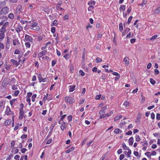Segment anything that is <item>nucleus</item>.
<instances>
[{
    "instance_id": "42",
    "label": "nucleus",
    "mask_w": 160,
    "mask_h": 160,
    "mask_svg": "<svg viewBox=\"0 0 160 160\" xmlns=\"http://www.w3.org/2000/svg\"><path fill=\"white\" fill-rule=\"evenodd\" d=\"M129 104V102H128L127 101H126L123 103V105L125 106L126 107H127L128 104Z\"/></svg>"
},
{
    "instance_id": "21",
    "label": "nucleus",
    "mask_w": 160,
    "mask_h": 160,
    "mask_svg": "<svg viewBox=\"0 0 160 160\" xmlns=\"http://www.w3.org/2000/svg\"><path fill=\"white\" fill-rule=\"evenodd\" d=\"M8 17L10 19H12L14 17V15L12 13H10L8 15Z\"/></svg>"
},
{
    "instance_id": "53",
    "label": "nucleus",
    "mask_w": 160,
    "mask_h": 160,
    "mask_svg": "<svg viewBox=\"0 0 160 160\" xmlns=\"http://www.w3.org/2000/svg\"><path fill=\"white\" fill-rule=\"evenodd\" d=\"M27 150V149L26 148H23L21 149V152L22 153H24Z\"/></svg>"
},
{
    "instance_id": "56",
    "label": "nucleus",
    "mask_w": 160,
    "mask_h": 160,
    "mask_svg": "<svg viewBox=\"0 0 160 160\" xmlns=\"http://www.w3.org/2000/svg\"><path fill=\"white\" fill-rule=\"evenodd\" d=\"M101 95H97L96 96L95 99L96 100H99L101 98Z\"/></svg>"
},
{
    "instance_id": "63",
    "label": "nucleus",
    "mask_w": 160,
    "mask_h": 160,
    "mask_svg": "<svg viewBox=\"0 0 160 160\" xmlns=\"http://www.w3.org/2000/svg\"><path fill=\"white\" fill-rule=\"evenodd\" d=\"M131 10V8L130 7H129L127 11V12L128 13V14L129 13H130Z\"/></svg>"
},
{
    "instance_id": "37",
    "label": "nucleus",
    "mask_w": 160,
    "mask_h": 160,
    "mask_svg": "<svg viewBox=\"0 0 160 160\" xmlns=\"http://www.w3.org/2000/svg\"><path fill=\"white\" fill-rule=\"evenodd\" d=\"M132 16H130L129 18L128 19V22H127L128 24H129L131 22V20L132 19Z\"/></svg>"
},
{
    "instance_id": "32",
    "label": "nucleus",
    "mask_w": 160,
    "mask_h": 160,
    "mask_svg": "<svg viewBox=\"0 0 160 160\" xmlns=\"http://www.w3.org/2000/svg\"><path fill=\"white\" fill-rule=\"evenodd\" d=\"M6 28H2L0 30V32L1 33H4V32H6Z\"/></svg>"
},
{
    "instance_id": "19",
    "label": "nucleus",
    "mask_w": 160,
    "mask_h": 160,
    "mask_svg": "<svg viewBox=\"0 0 160 160\" xmlns=\"http://www.w3.org/2000/svg\"><path fill=\"white\" fill-rule=\"evenodd\" d=\"M5 36L4 33H1L0 32V41H1L4 38Z\"/></svg>"
},
{
    "instance_id": "9",
    "label": "nucleus",
    "mask_w": 160,
    "mask_h": 160,
    "mask_svg": "<svg viewBox=\"0 0 160 160\" xmlns=\"http://www.w3.org/2000/svg\"><path fill=\"white\" fill-rule=\"evenodd\" d=\"M10 62L12 63L13 65H16L17 66L19 65V64L18 63V62L17 61L14 60H11Z\"/></svg>"
},
{
    "instance_id": "62",
    "label": "nucleus",
    "mask_w": 160,
    "mask_h": 160,
    "mask_svg": "<svg viewBox=\"0 0 160 160\" xmlns=\"http://www.w3.org/2000/svg\"><path fill=\"white\" fill-rule=\"evenodd\" d=\"M66 116V115L64 114L61 117L60 120L61 121H62L65 117Z\"/></svg>"
},
{
    "instance_id": "49",
    "label": "nucleus",
    "mask_w": 160,
    "mask_h": 160,
    "mask_svg": "<svg viewBox=\"0 0 160 160\" xmlns=\"http://www.w3.org/2000/svg\"><path fill=\"white\" fill-rule=\"evenodd\" d=\"M27 134H23L21 137V138L22 139H24L27 137Z\"/></svg>"
},
{
    "instance_id": "28",
    "label": "nucleus",
    "mask_w": 160,
    "mask_h": 160,
    "mask_svg": "<svg viewBox=\"0 0 160 160\" xmlns=\"http://www.w3.org/2000/svg\"><path fill=\"white\" fill-rule=\"evenodd\" d=\"M85 48L84 49L83 51V54L82 55V58L83 59V60H84L85 58Z\"/></svg>"
},
{
    "instance_id": "58",
    "label": "nucleus",
    "mask_w": 160,
    "mask_h": 160,
    "mask_svg": "<svg viewBox=\"0 0 160 160\" xmlns=\"http://www.w3.org/2000/svg\"><path fill=\"white\" fill-rule=\"evenodd\" d=\"M154 72L155 74L156 75L158 74L159 73V71L157 69H154Z\"/></svg>"
},
{
    "instance_id": "48",
    "label": "nucleus",
    "mask_w": 160,
    "mask_h": 160,
    "mask_svg": "<svg viewBox=\"0 0 160 160\" xmlns=\"http://www.w3.org/2000/svg\"><path fill=\"white\" fill-rule=\"evenodd\" d=\"M112 74L115 76H119V77H120V75L117 72H114L112 73Z\"/></svg>"
},
{
    "instance_id": "61",
    "label": "nucleus",
    "mask_w": 160,
    "mask_h": 160,
    "mask_svg": "<svg viewBox=\"0 0 160 160\" xmlns=\"http://www.w3.org/2000/svg\"><path fill=\"white\" fill-rule=\"evenodd\" d=\"M20 53V51L18 49H16L14 52V53L15 54H19Z\"/></svg>"
},
{
    "instance_id": "1",
    "label": "nucleus",
    "mask_w": 160,
    "mask_h": 160,
    "mask_svg": "<svg viewBox=\"0 0 160 160\" xmlns=\"http://www.w3.org/2000/svg\"><path fill=\"white\" fill-rule=\"evenodd\" d=\"M9 12V8L8 7H5L3 8L0 12V14L2 15L6 14L8 13Z\"/></svg>"
},
{
    "instance_id": "16",
    "label": "nucleus",
    "mask_w": 160,
    "mask_h": 160,
    "mask_svg": "<svg viewBox=\"0 0 160 160\" xmlns=\"http://www.w3.org/2000/svg\"><path fill=\"white\" fill-rule=\"evenodd\" d=\"M74 147H72L71 148L68 149L66 151V153H69L70 152L73 151L74 150Z\"/></svg>"
},
{
    "instance_id": "64",
    "label": "nucleus",
    "mask_w": 160,
    "mask_h": 160,
    "mask_svg": "<svg viewBox=\"0 0 160 160\" xmlns=\"http://www.w3.org/2000/svg\"><path fill=\"white\" fill-rule=\"evenodd\" d=\"M93 8H94L92 6H89L88 8V10L89 11H92V9H93Z\"/></svg>"
},
{
    "instance_id": "8",
    "label": "nucleus",
    "mask_w": 160,
    "mask_h": 160,
    "mask_svg": "<svg viewBox=\"0 0 160 160\" xmlns=\"http://www.w3.org/2000/svg\"><path fill=\"white\" fill-rule=\"evenodd\" d=\"M123 61L125 62L126 65L127 66L129 64V60L128 57H125L123 59Z\"/></svg>"
},
{
    "instance_id": "35",
    "label": "nucleus",
    "mask_w": 160,
    "mask_h": 160,
    "mask_svg": "<svg viewBox=\"0 0 160 160\" xmlns=\"http://www.w3.org/2000/svg\"><path fill=\"white\" fill-rule=\"evenodd\" d=\"M105 113L104 111L103 110H101L99 112V114L100 115H104Z\"/></svg>"
},
{
    "instance_id": "25",
    "label": "nucleus",
    "mask_w": 160,
    "mask_h": 160,
    "mask_svg": "<svg viewBox=\"0 0 160 160\" xmlns=\"http://www.w3.org/2000/svg\"><path fill=\"white\" fill-rule=\"evenodd\" d=\"M119 30L120 31H122L123 29V27L122 26V23H120L119 24Z\"/></svg>"
},
{
    "instance_id": "6",
    "label": "nucleus",
    "mask_w": 160,
    "mask_h": 160,
    "mask_svg": "<svg viewBox=\"0 0 160 160\" xmlns=\"http://www.w3.org/2000/svg\"><path fill=\"white\" fill-rule=\"evenodd\" d=\"M47 53L46 50H44L39 52L38 54V57L39 58L41 57L42 56L45 55Z\"/></svg>"
},
{
    "instance_id": "45",
    "label": "nucleus",
    "mask_w": 160,
    "mask_h": 160,
    "mask_svg": "<svg viewBox=\"0 0 160 160\" xmlns=\"http://www.w3.org/2000/svg\"><path fill=\"white\" fill-rule=\"evenodd\" d=\"M20 156L18 155H15L14 157V158L16 160H19Z\"/></svg>"
},
{
    "instance_id": "34",
    "label": "nucleus",
    "mask_w": 160,
    "mask_h": 160,
    "mask_svg": "<svg viewBox=\"0 0 160 160\" xmlns=\"http://www.w3.org/2000/svg\"><path fill=\"white\" fill-rule=\"evenodd\" d=\"M128 150V152H127L128 157H130L131 154V151L129 149Z\"/></svg>"
},
{
    "instance_id": "50",
    "label": "nucleus",
    "mask_w": 160,
    "mask_h": 160,
    "mask_svg": "<svg viewBox=\"0 0 160 160\" xmlns=\"http://www.w3.org/2000/svg\"><path fill=\"white\" fill-rule=\"evenodd\" d=\"M56 63V61L55 60H53L52 62V66H54Z\"/></svg>"
},
{
    "instance_id": "31",
    "label": "nucleus",
    "mask_w": 160,
    "mask_h": 160,
    "mask_svg": "<svg viewBox=\"0 0 160 160\" xmlns=\"http://www.w3.org/2000/svg\"><path fill=\"white\" fill-rule=\"evenodd\" d=\"M148 142L147 141H145L143 142H142V145L143 146H147L148 145Z\"/></svg>"
},
{
    "instance_id": "26",
    "label": "nucleus",
    "mask_w": 160,
    "mask_h": 160,
    "mask_svg": "<svg viewBox=\"0 0 160 160\" xmlns=\"http://www.w3.org/2000/svg\"><path fill=\"white\" fill-rule=\"evenodd\" d=\"M36 96H37V95L36 94H34L32 96V102H34L35 99L36 98Z\"/></svg>"
},
{
    "instance_id": "57",
    "label": "nucleus",
    "mask_w": 160,
    "mask_h": 160,
    "mask_svg": "<svg viewBox=\"0 0 160 160\" xmlns=\"http://www.w3.org/2000/svg\"><path fill=\"white\" fill-rule=\"evenodd\" d=\"M62 2H60L58 3L56 6V8H59L60 6L62 4Z\"/></svg>"
},
{
    "instance_id": "40",
    "label": "nucleus",
    "mask_w": 160,
    "mask_h": 160,
    "mask_svg": "<svg viewBox=\"0 0 160 160\" xmlns=\"http://www.w3.org/2000/svg\"><path fill=\"white\" fill-rule=\"evenodd\" d=\"M68 119L69 121V122L71 121L72 120V115H69L68 116Z\"/></svg>"
},
{
    "instance_id": "59",
    "label": "nucleus",
    "mask_w": 160,
    "mask_h": 160,
    "mask_svg": "<svg viewBox=\"0 0 160 160\" xmlns=\"http://www.w3.org/2000/svg\"><path fill=\"white\" fill-rule=\"evenodd\" d=\"M15 145V142L14 141H12L11 143V147H13Z\"/></svg>"
},
{
    "instance_id": "36",
    "label": "nucleus",
    "mask_w": 160,
    "mask_h": 160,
    "mask_svg": "<svg viewBox=\"0 0 160 160\" xmlns=\"http://www.w3.org/2000/svg\"><path fill=\"white\" fill-rule=\"evenodd\" d=\"M24 112L22 108L20 109L19 114L23 115Z\"/></svg>"
},
{
    "instance_id": "12",
    "label": "nucleus",
    "mask_w": 160,
    "mask_h": 160,
    "mask_svg": "<svg viewBox=\"0 0 160 160\" xmlns=\"http://www.w3.org/2000/svg\"><path fill=\"white\" fill-rule=\"evenodd\" d=\"M23 29V28L22 27L18 26V27L16 28V31L18 33H19Z\"/></svg>"
},
{
    "instance_id": "38",
    "label": "nucleus",
    "mask_w": 160,
    "mask_h": 160,
    "mask_svg": "<svg viewBox=\"0 0 160 160\" xmlns=\"http://www.w3.org/2000/svg\"><path fill=\"white\" fill-rule=\"evenodd\" d=\"M102 59L99 58H97L96 59V62L97 63H98L102 61Z\"/></svg>"
},
{
    "instance_id": "43",
    "label": "nucleus",
    "mask_w": 160,
    "mask_h": 160,
    "mask_svg": "<svg viewBox=\"0 0 160 160\" xmlns=\"http://www.w3.org/2000/svg\"><path fill=\"white\" fill-rule=\"evenodd\" d=\"M25 45L27 48H30L31 46L30 43L28 42H26Z\"/></svg>"
},
{
    "instance_id": "44",
    "label": "nucleus",
    "mask_w": 160,
    "mask_h": 160,
    "mask_svg": "<svg viewBox=\"0 0 160 160\" xmlns=\"http://www.w3.org/2000/svg\"><path fill=\"white\" fill-rule=\"evenodd\" d=\"M124 158V155L123 154H121L120 155L119 157V159L120 160H122Z\"/></svg>"
},
{
    "instance_id": "22",
    "label": "nucleus",
    "mask_w": 160,
    "mask_h": 160,
    "mask_svg": "<svg viewBox=\"0 0 160 160\" xmlns=\"http://www.w3.org/2000/svg\"><path fill=\"white\" fill-rule=\"evenodd\" d=\"M126 6L124 5H121L120 8H119L120 11H121V10H124L125 9Z\"/></svg>"
},
{
    "instance_id": "11",
    "label": "nucleus",
    "mask_w": 160,
    "mask_h": 160,
    "mask_svg": "<svg viewBox=\"0 0 160 160\" xmlns=\"http://www.w3.org/2000/svg\"><path fill=\"white\" fill-rule=\"evenodd\" d=\"M75 87L76 86L75 85L69 86V87L70 88L69 90V92H73L75 90Z\"/></svg>"
},
{
    "instance_id": "13",
    "label": "nucleus",
    "mask_w": 160,
    "mask_h": 160,
    "mask_svg": "<svg viewBox=\"0 0 160 160\" xmlns=\"http://www.w3.org/2000/svg\"><path fill=\"white\" fill-rule=\"evenodd\" d=\"M154 12L156 14H159L160 13V7L157 8L154 10Z\"/></svg>"
},
{
    "instance_id": "29",
    "label": "nucleus",
    "mask_w": 160,
    "mask_h": 160,
    "mask_svg": "<svg viewBox=\"0 0 160 160\" xmlns=\"http://www.w3.org/2000/svg\"><path fill=\"white\" fill-rule=\"evenodd\" d=\"M16 99H12L10 101V103L11 106H12L14 104L15 101H16Z\"/></svg>"
},
{
    "instance_id": "41",
    "label": "nucleus",
    "mask_w": 160,
    "mask_h": 160,
    "mask_svg": "<svg viewBox=\"0 0 160 160\" xmlns=\"http://www.w3.org/2000/svg\"><path fill=\"white\" fill-rule=\"evenodd\" d=\"M19 91L18 90L16 91H15L14 94L15 96H17L18 95V94L19 93Z\"/></svg>"
},
{
    "instance_id": "51",
    "label": "nucleus",
    "mask_w": 160,
    "mask_h": 160,
    "mask_svg": "<svg viewBox=\"0 0 160 160\" xmlns=\"http://www.w3.org/2000/svg\"><path fill=\"white\" fill-rule=\"evenodd\" d=\"M152 66V64L151 63H149L147 65V67L148 69H150Z\"/></svg>"
},
{
    "instance_id": "30",
    "label": "nucleus",
    "mask_w": 160,
    "mask_h": 160,
    "mask_svg": "<svg viewBox=\"0 0 160 160\" xmlns=\"http://www.w3.org/2000/svg\"><path fill=\"white\" fill-rule=\"evenodd\" d=\"M79 73L82 76H84L85 75V73L82 70H80L79 71Z\"/></svg>"
},
{
    "instance_id": "4",
    "label": "nucleus",
    "mask_w": 160,
    "mask_h": 160,
    "mask_svg": "<svg viewBox=\"0 0 160 160\" xmlns=\"http://www.w3.org/2000/svg\"><path fill=\"white\" fill-rule=\"evenodd\" d=\"M25 38L26 41L31 42H32V38L30 36L26 34L25 36Z\"/></svg>"
},
{
    "instance_id": "46",
    "label": "nucleus",
    "mask_w": 160,
    "mask_h": 160,
    "mask_svg": "<svg viewBox=\"0 0 160 160\" xmlns=\"http://www.w3.org/2000/svg\"><path fill=\"white\" fill-rule=\"evenodd\" d=\"M141 140V139L138 136H137L136 137V140L138 142L139 141Z\"/></svg>"
},
{
    "instance_id": "2",
    "label": "nucleus",
    "mask_w": 160,
    "mask_h": 160,
    "mask_svg": "<svg viewBox=\"0 0 160 160\" xmlns=\"http://www.w3.org/2000/svg\"><path fill=\"white\" fill-rule=\"evenodd\" d=\"M65 99L70 104H72L74 102V99H72V98L69 97H66L65 98Z\"/></svg>"
},
{
    "instance_id": "60",
    "label": "nucleus",
    "mask_w": 160,
    "mask_h": 160,
    "mask_svg": "<svg viewBox=\"0 0 160 160\" xmlns=\"http://www.w3.org/2000/svg\"><path fill=\"white\" fill-rule=\"evenodd\" d=\"M156 118L158 120L160 119V114L158 113L156 115Z\"/></svg>"
},
{
    "instance_id": "54",
    "label": "nucleus",
    "mask_w": 160,
    "mask_h": 160,
    "mask_svg": "<svg viewBox=\"0 0 160 160\" xmlns=\"http://www.w3.org/2000/svg\"><path fill=\"white\" fill-rule=\"evenodd\" d=\"M151 117L152 119H154L155 114L153 113L152 112L151 113Z\"/></svg>"
},
{
    "instance_id": "7",
    "label": "nucleus",
    "mask_w": 160,
    "mask_h": 160,
    "mask_svg": "<svg viewBox=\"0 0 160 160\" xmlns=\"http://www.w3.org/2000/svg\"><path fill=\"white\" fill-rule=\"evenodd\" d=\"M13 44L14 46L20 44V42L18 38L15 39L13 40Z\"/></svg>"
},
{
    "instance_id": "24",
    "label": "nucleus",
    "mask_w": 160,
    "mask_h": 160,
    "mask_svg": "<svg viewBox=\"0 0 160 160\" xmlns=\"http://www.w3.org/2000/svg\"><path fill=\"white\" fill-rule=\"evenodd\" d=\"M122 148L124 150L128 149L129 148L127 147L125 143H123L122 144Z\"/></svg>"
},
{
    "instance_id": "39",
    "label": "nucleus",
    "mask_w": 160,
    "mask_h": 160,
    "mask_svg": "<svg viewBox=\"0 0 160 160\" xmlns=\"http://www.w3.org/2000/svg\"><path fill=\"white\" fill-rule=\"evenodd\" d=\"M127 30H128L129 31L130 30V29L128 28H127L126 30H124L122 33V36H123L125 35V34L126 32V31Z\"/></svg>"
},
{
    "instance_id": "52",
    "label": "nucleus",
    "mask_w": 160,
    "mask_h": 160,
    "mask_svg": "<svg viewBox=\"0 0 160 160\" xmlns=\"http://www.w3.org/2000/svg\"><path fill=\"white\" fill-rule=\"evenodd\" d=\"M51 31L53 33L55 32V28L54 27H53L51 28Z\"/></svg>"
},
{
    "instance_id": "3",
    "label": "nucleus",
    "mask_w": 160,
    "mask_h": 160,
    "mask_svg": "<svg viewBox=\"0 0 160 160\" xmlns=\"http://www.w3.org/2000/svg\"><path fill=\"white\" fill-rule=\"evenodd\" d=\"M12 112L11 111L10 108L8 107H7L5 112V114L7 115H9L12 114Z\"/></svg>"
},
{
    "instance_id": "17",
    "label": "nucleus",
    "mask_w": 160,
    "mask_h": 160,
    "mask_svg": "<svg viewBox=\"0 0 160 160\" xmlns=\"http://www.w3.org/2000/svg\"><path fill=\"white\" fill-rule=\"evenodd\" d=\"M11 122V120H8L5 121V124L6 125L8 126L10 125Z\"/></svg>"
},
{
    "instance_id": "55",
    "label": "nucleus",
    "mask_w": 160,
    "mask_h": 160,
    "mask_svg": "<svg viewBox=\"0 0 160 160\" xmlns=\"http://www.w3.org/2000/svg\"><path fill=\"white\" fill-rule=\"evenodd\" d=\"M21 7H20V6L17 7V12H21Z\"/></svg>"
},
{
    "instance_id": "10",
    "label": "nucleus",
    "mask_w": 160,
    "mask_h": 160,
    "mask_svg": "<svg viewBox=\"0 0 160 160\" xmlns=\"http://www.w3.org/2000/svg\"><path fill=\"white\" fill-rule=\"evenodd\" d=\"M133 138L132 137L130 138L129 139V145H132L133 144Z\"/></svg>"
},
{
    "instance_id": "33",
    "label": "nucleus",
    "mask_w": 160,
    "mask_h": 160,
    "mask_svg": "<svg viewBox=\"0 0 160 160\" xmlns=\"http://www.w3.org/2000/svg\"><path fill=\"white\" fill-rule=\"evenodd\" d=\"M32 29L34 30H35L36 31H38L39 29V28L38 26H36L35 27H33Z\"/></svg>"
},
{
    "instance_id": "14",
    "label": "nucleus",
    "mask_w": 160,
    "mask_h": 160,
    "mask_svg": "<svg viewBox=\"0 0 160 160\" xmlns=\"http://www.w3.org/2000/svg\"><path fill=\"white\" fill-rule=\"evenodd\" d=\"M122 132L121 130L118 128L115 129L114 130V132L115 133H120Z\"/></svg>"
},
{
    "instance_id": "27",
    "label": "nucleus",
    "mask_w": 160,
    "mask_h": 160,
    "mask_svg": "<svg viewBox=\"0 0 160 160\" xmlns=\"http://www.w3.org/2000/svg\"><path fill=\"white\" fill-rule=\"evenodd\" d=\"M150 80L151 83L153 85H154L156 83L155 81L152 78H150Z\"/></svg>"
},
{
    "instance_id": "18",
    "label": "nucleus",
    "mask_w": 160,
    "mask_h": 160,
    "mask_svg": "<svg viewBox=\"0 0 160 160\" xmlns=\"http://www.w3.org/2000/svg\"><path fill=\"white\" fill-rule=\"evenodd\" d=\"M9 25V22H6L4 24H3L2 28H6V27H7Z\"/></svg>"
},
{
    "instance_id": "23",
    "label": "nucleus",
    "mask_w": 160,
    "mask_h": 160,
    "mask_svg": "<svg viewBox=\"0 0 160 160\" xmlns=\"http://www.w3.org/2000/svg\"><path fill=\"white\" fill-rule=\"evenodd\" d=\"M57 21L56 20H54L51 24V26H56L57 25Z\"/></svg>"
},
{
    "instance_id": "20",
    "label": "nucleus",
    "mask_w": 160,
    "mask_h": 160,
    "mask_svg": "<svg viewBox=\"0 0 160 160\" xmlns=\"http://www.w3.org/2000/svg\"><path fill=\"white\" fill-rule=\"evenodd\" d=\"M95 1L93 2H89L88 3V4L90 6H93L95 4Z\"/></svg>"
},
{
    "instance_id": "5",
    "label": "nucleus",
    "mask_w": 160,
    "mask_h": 160,
    "mask_svg": "<svg viewBox=\"0 0 160 160\" xmlns=\"http://www.w3.org/2000/svg\"><path fill=\"white\" fill-rule=\"evenodd\" d=\"M67 126V123L65 122H62V124L61 126V128L62 130L63 131L64 129H65Z\"/></svg>"
},
{
    "instance_id": "15",
    "label": "nucleus",
    "mask_w": 160,
    "mask_h": 160,
    "mask_svg": "<svg viewBox=\"0 0 160 160\" xmlns=\"http://www.w3.org/2000/svg\"><path fill=\"white\" fill-rule=\"evenodd\" d=\"M122 117V116L121 115H118L116 116L114 118V121H117L121 118Z\"/></svg>"
},
{
    "instance_id": "47",
    "label": "nucleus",
    "mask_w": 160,
    "mask_h": 160,
    "mask_svg": "<svg viewBox=\"0 0 160 160\" xmlns=\"http://www.w3.org/2000/svg\"><path fill=\"white\" fill-rule=\"evenodd\" d=\"M158 37V35H155L154 36L152 37L151 38H150V39L151 40H153L156 38Z\"/></svg>"
}]
</instances>
